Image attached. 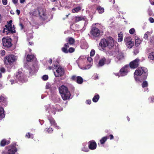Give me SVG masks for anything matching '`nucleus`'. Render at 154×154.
<instances>
[{
  "label": "nucleus",
  "instance_id": "1",
  "mask_svg": "<svg viewBox=\"0 0 154 154\" xmlns=\"http://www.w3.org/2000/svg\"><path fill=\"white\" fill-rule=\"evenodd\" d=\"M117 43L115 42L113 38L109 36L106 38V47H108L110 50L108 52L109 54L111 56L115 57V62L118 63H120L123 59L124 55L121 51L119 49Z\"/></svg>",
  "mask_w": 154,
  "mask_h": 154
},
{
  "label": "nucleus",
  "instance_id": "2",
  "mask_svg": "<svg viewBox=\"0 0 154 154\" xmlns=\"http://www.w3.org/2000/svg\"><path fill=\"white\" fill-rule=\"evenodd\" d=\"M134 78L137 82H141L146 79L147 76V69L144 67L139 68L134 73Z\"/></svg>",
  "mask_w": 154,
  "mask_h": 154
},
{
  "label": "nucleus",
  "instance_id": "3",
  "mask_svg": "<svg viewBox=\"0 0 154 154\" xmlns=\"http://www.w3.org/2000/svg\"><path fill=\"white\" fill-rule=\"evenodd\" d=\"M56 69V72H54V75L56 77H59L63 76L65 73L64 70L60 66L58 65H53L52 66H49L48 69L50 70Z\"/></svg>",
  "mask_w": 154,
  "mask_h": 154
},
{
  "label": "nucleus",
  "instance_id": "4",
  "mask_svg": "<svg viewBox=\"0 0 154 154\" xmlns=\"http://www.w3.org/2000/svg\"><path fill=\"white\" fill-rule=\"evenodd\" d=\"M8 23V25H5L3 32L5 33L6 35L13 34L15 32L14 30V25L12 26V20H10Z\"/></svg>",
  "mask_w": 154,
  "mask_h": 154
},
{
  "label": "nucleus",
  "instance_id": "5",
  "mask_svg": "<svg viewBox=\"0 0 154 154\" xmlns=\"http://www.w3.org/2000/svg\"><path fill=\"white\" fill-rule=\"evenodd\" d=\"M60 108V106L57 104H55L54 106L50 105H47L46 106V110L48 111V112L50 113V112L53 113L54 115L55 114L57 110L58 111H62L63 110L62 108Z\"/></svg>",
  "mask_w": 154,
  "mask_h": 154
},
{
  "label": "nucleus",
  "instance_id": "6",
  "mask_svg": "<svg viewBox=\"0 0 154 154\" xmlns=\"http://www.w3.org/2000/svg\"><path fill=\"white\" fill-rule=\"evenodd\" d=\"M85 57L84 56H80L78 60V65L79 68L82 70H87L91 68V64H88L87 65L84 66V60H85Z\"/></svg>",
  "mask_w": 154,
  "mask_h": 154
},
{
  "label": "nucleus",
  "instance_id": "7",
  "mask_svg": "<svg viewBox=\"0 0 154 154\" xmlns=\"http://www.w3.org/2000/svg\"><path fill=\"white\" fill-rule=\"evenodd\" d=\"M130 71V68L129 65H126L124 67L120 69L119 72L115 73V74L116 76L118 77L123 76L127 75Z\"/></svg>",
  "mask_w": 154,
  "mask_h": 154
},
{
  "label": "nucleus",
  "instance_id": "8",
  "mask_svg": "<svg viewBox=\"0 0 154 154\" xmlns=\"http://www.w3.org/2000/svg\"><path fill=\"white\" fill-rule=\"evenodd\" d=\"M16 144H14L10 146L8 150L5 149L2 152L1 154H13L17 151V149L16 147Z\"/></svg>",
  "mask_w": 154,
  "mask_h": 154
},
{
  "label": "nucleus",
  "instance_id": "9",
  "mask_svg": "<svg viewBox=\"0 0 154 154\" xmlns=\"http://www.w3.org/2000/svg\"><path fill=\"white\" fill-rule=\"evenodd\" d=\"M16 60V57L13 55H11L6 57L4 59L5 63L6 65H11Z\"/></svg>",
  "mask_w": 154,
  "mask_h": 154
},
{
  "label": "nucleus",
  "instance_id": "10",
  "mask_svg": "<svg viewBox=\"0 0 154 154\" xmlns=\"http://www.w3.org/2000/svg\"><path fill=\"white\" fill-rule=\"evenodd\" d=\"M12 40L8 37H4L2 39V42L4 46L8 48L11 47L12 45Z\"/></svg>",
  "mask_w": 154,
  "mask_h": 154
},
{
  "label": "nucleus",
  "instance_id": "11",
  "mask_svg": "<svg viewBox=\"0 0 154 154\" xmlns=\"http://www.w3.org/2000/svg\"><path fill=\"white\" fill-rule=\"evenodd\" d=\"M100 30L95 27H92L90 32V34L94 38L98 37L100 35Z\"/></svg>",
  "mask_w": 154,
  "mask_h": 154
},
{
  "label": "nucleus",
  "instance_id": "12",
  "mask_svg": "<svg viewBox=\"0 0 154 154\" xmlns=\"http://www.w3.org/2000/svg\"><path fill=\"white\" fill-rule=\"evenodd\" d=\"M140 61V60L138 58H136L131 62L130 63L129 66L130 68L134 69L138 67L139 65Z\"/></svg>",
  "mask_w": 154,
  "mask_h": 154
},
{
  "label": "nucleus",
  "instance_id": "13",
  "mask_svg": "<svg viewBox=\"0 0 154 154\" xmlns=\"http://www.w3.org/2000/svg\"><path fill=\"white\" fill-rule=\"evenodd\" d=\"M99 49L102 51H105L106 48V39L105 38L101 39L98 46Z\"/></svg>",
  "mask_w": 154,
  "mask_h": 154
},
{
  "label": "nucleus",
  "instance_id": "14",
  "mask_svg": "<svg viewBox=\"0 0 154 154\" xmlns=\"http://www.w3.org/2000/svg\"><path fill=\"white\" fill-rule=\"evenodd\" d=\"M39 15L42 18L45 19V10L42 8H38Z\"/></svg>",
  "mask_w": 154,
  "mask_h": 154
},
{
  "label": "nucleus",
  "instance_id": "15",
  "mask_svg": "<svg viewBox=\"0 0 154 154\" xmlns=\"http://www.w3.org/2000/svg\"><path fill=\"white\" fill-rule=\"evenodd\" d=\"M88 147L90 149L94 150L96 149L97 144L94 140L90 141L88 143Z\"/></svg>",
  "mask_w": 154,
  "mask_h": 154
},
{
  "label": "nucleus",
  "instance_id": "16",
  "mask_svg": "<svg viewBox=\"0 0 154 154\" xmlns=\"http://www.w3.org/2000/svg\"><path fill=\"white\" fill-rule=\"evenodd\" d=\"M15 79L16 80L22 82L23 80L24 76L21 72L17 73L15 76Z\"/></svg>",
  "mask_w": 154,
  "mask_h": 154
},
{
  "label": "nucleus",
  "instance_id": "17",
  "mask_svg": "<svg viewBox=\"0 0 154 154\" xmlns=\"http://www.w3.org/2000/svg\"><path fill=\"white\" fill-rule=\"evenodd\" d=\"M63 99L65 100L69 98L71 94L69 91L63 93L61 94Z\"/></svg>",
  "mask_w": 154,
  "mask_h": 154
},
{
  "label": "nucleus",
  "instance_id": "18",
  "mask_svg": "<svg viewBox=\"0 0 154 154\" xmlns=\"http://www.w3.org/2000/svg\"><path fill=\"white\" fill-rule=\"evenodd\" d=\"M59 89V92L60 94L63 93H65V92L69 91H68L67 88L64 85H62L60 87Z\"/></svg>",
  "mask_w": 154,
  "mask_h": 154
},
{
  "label": "nucleus",
  "instance_id": "19",
  "mask_svg": "<svg viewBox=\"0 0 154 154\" xmlns=\"http://www.w3.org/2000/svg\"><path fill=\"white\" fill-rule=\"evenodd\" d=\"M48 119L50 122L51 125H53L57 129L59 128V126L56 125V123H55L54 120L51 117H48Z\"/></svg>",
  "mask_w": 154,
  "mask_h": 154
},
{
  "label": "nucleus",
  "instance_id": "20",
  "mask_svg": "<svg viewBox=\"0 0 154 154\" xmlns=\"http://www.w3.org/2000/svg\"><path fill=\"white\" fill-rule=\"evenodd\" d=\"M105 61L106 58L105 57L99 60L98 64L97 65V66L99 67L103 66L105 64Z\"/></svg>",
  "mask_w": 154,
  "mask_h": 154
},
{
  "label": "nucleus",
  "instance_id": "21",
  "mask_svg": "<svg viewBox=\"0 0 154 154\" xmlns=\"http://www.w3.org/2000/svg\"><path fill=\"white\" fill-rule=\"evenodd\" d=\"M85 20V17L83 16H77L75 17V22H78L81 20Z\"/></svg>",
  "mask_w": 154,
  "mask_h": 154
},
{
  "label": "nucleus",
  "instance_id": "22",
  "mask_svg": "<svg viewBox=\"0 0 154 154\" xmlns=\"http://www.w3.org/2000/svg\"><path fill=\"white\" fill-rule=\"evenodd\" d=\"M5 116L4 109L2 107H0V119H2Z\"/></svg>",
  "mask_w": 154,
  "mask_h": 154
},
{
  "label": "nucleus",
  "instance_id": "23",
  "mask_svg": "<svg viewBox=\"0 0 154 154\" xmlns=\"http://www.w3.org/2000/svg\"><path fill=\"white\" fill-rule=\"evenodd\" d=\"M135 43L136 46H138L142 42V40H141L138 37H135Z\"/></svg>",
  "mask_w": 154,
  "mask_h": 154
},
{
  "label": "nucleus",
  "instance_id": "24",
  "mask_svg": "<svg viewBox=\"0 0 154 154\" xmlns=\"http://www.w3.org/2000/svg\"><path fill=\"white\" fill-rule=\"evenodd\" d=\"M69 46L68 43H66L65 44L64 47L62 48V51L65 53H68V51L67 50Z\"/></svg>",
  "mask_w": 154,
  "mask_h": 154
},
{
  "label": "nucleus",
  "instance_id": "25",
  "mask_svg": "<svg viewBox=\"0 0 154 154\" xmlns=\"http://www.w3.org/2000/svg\"><path fill=\"white\" fill-rule=\"evenodd\" d=\"M83 148H82V150L84 152H88L89 151V149L88 148L86 143H84L83 144Z\"/></svg>",
  "mask_w": 154,
  "mask_h": 154
},
{
  "label": "nucleus",
  "instance_id": "26",
  "mask_svg": "<svg viewBox=\"0 0 154 154\" xmlns=\"http://www.w3.org/2000/svg\"><path fill=\"white\" fill-rule=\"evenodd\" d=\"M10 143L9 141H6L5 139L2 140L1 142V145L2 146H4Z\"/></svg>",
  "mask_w": 154,
  "mask_h": 154
},
{
  "label": "nucleus",
  "instance_id": "27",
  "mask_svg": "<svg viewBox=\"0 0 154 154\" xmlns=\"http://www.w3.org/2000/svg\"><path fill=\"white\" fill-rule=\"evenodd\" d=\"M119 38L118 41L119 42H121L123 40V34L122 32H120L119 33L118 35Z\"/></svg>",
  "mask_w": 154,
  "mask_h": 154
},
{
  "label": "nucleus",
  "instance_id": "28",
  "mask_svg": "<svg viewBox=\"0 0 154 154\" xmlns=\"http://www.w3.org/2000/svg\"><path fill=\"white\" fill-rule=\"evenodd\" d=\"M31 14L32 15L35 16H37L38 15H39L38 8L37 9H35L33 11L31 12Z\"/></svg>",
  "mask_w": 154,
  "mask_h": 154
},
{
  "label": "nucleus",
  "instance_id": "29",
  "mask_svg": "<svg viewBox=\"0 0 154 154\" xmlns=\"http://www.w3.org/2000/svg\"><path fill=\"white\" fill-rule=\"evenodd\" d=\"M99 97V95L96 94L93 98L92 100L94 102H97L98 100Z\"/></svg>",
  "mask_w": 154,
  "mask_h": 154
},
{
  "label": "nucleus",
  "instance_id": "30",
  "mask_svg": "<svg viewBox=\"0 0 154 154\" xmlns=\"http://www.w3.org/2000/svg\"><path fill=\"white\" fill-rule=\"evenodd\" d=\"M81 7L80 6H78L77 7L75 8L72 10V11L73 13L77 12L81 10Z\"/></svg>",
  "mask_w": 154,
  "mask_h": 154
},
{
  "label": "nucleus",
  "instance_id": "31",
  "mask_svg": "<svg viewBox=\"0 0 154 154\" xmlns=\"http://www.w3.org/2000/svg\"><path fill=\"white\" fill-rule=\"evenodd\" d=\"M125 44L127 47L128 48H131L134 45V43L131 41L125 43Z\"/></svg>",
  "mask_w": 154,
  "mask_h": 154
},
{
  "label": "nucleus",
  "instance_id": "32",
  "mask_svg": "<svg viewBox=\"0 0 154 154\" xmlns=\"http://www.w3.org/2000/svg\"><path fill=\"white\" fill-rule=\"evenodd\" d=\"M148 58L150 60H154V52H152L149 53Z\"/></svg>",
  "mask_w": 154,
  "mask_h": 154
},
{
  "label": "nucleus",
  "instance_id": "33",
  "mask_svg": "<svg viewBox=\"0 0 154 154\" xmlns=\"http://www.w3.org/2000/svg\"><path fill=\"white\" fill-rule=\"evenodd\" d=\"M34 58V56L32 55H28L27 57V60L28 61H31Z\"/></svg>",
  "mask_w": 154,
  "mask_h": 154
},
{
  "label": "nucleus",
  "instance_id": "34",
  "mask_svg": "<svg viewBox=\"0 0 154 154\" xmlns=\"http://www.w3.org/2000/svg\"><path fill=\"white\" fill-rule=\"evenodd\" d=\"M97 10L100 14H102L104 11V8L100 6L98 7L97 8Z\"/></svg>",
  "mask_w": 154,
  "mask_h": 154
},
{
  "label": "nucleus",
  "instance_id": "35",
  "mask_svg": "<svg viewBox=\"0 0 154 154\" xmlns=\"http://www.w3.org/2000/svg\"><path fill=\"white\" fill-rule=\"evenodd\" d=\"M76 82L79 84H82L83 82V79L80 76H78L76 78Z\"/></svg>",
  "mask_w": 154,
  "mask_h": 154
},
{
  "label": "nucleus",
  "instance_id": "36",
  "mask_svg": "<svg viewBox=\"0 0 154 154\" xmlns=\"http://www.w3.org/2000/svg\"><path fill=\"white\" fill-rule=\"evenodd\" d=\"M75 39L72 37L68 38V42L69 43L70 45H72L74 44L75 42Z\"/></svg>",
  "mask_w": 154,
  "mask_h": 154
},
{
  "label": "nucleus",
  "instance_id": "37",
  "mask_svg": "<svg viewBox=\"0 0 154 154\" xmlns=\"http://www.w3.org/2000/svg\"><path fill=\"white\" fill-rule=\"evenodd\" d=\"M152 33L150 32H147L144 34L143 38L145 39H147L148 36L150 35Z\"/></svg>",
  "mask_w": 154,
  "mask_h": 154
},
{
  "label": "nucleus",
  "instance_id": "38",
  "mask_svg": "<svg viewBox=\"0 0 154 154\" xmlns=\"http://www.w3.org/2000/svg\"><path fill=\"white\" fill-rule=\"evenodd\" d=\"M147 13H148V14L150 16H153L154 15V14L153 13V12H152V10L150 8H148V9L147 10Z\"/></svg>",
  "mask_w": 154,
  "mask_h": 154
},
{
  "label": "nucleus",
  "instance_id": "39",
  "mask_svg": "<svg viewBox=\"0 0 154 154\" xmlns=\"http://www.w3.org/2000/svg\"><path fill=\"white\" fill-rule=\"evenodd\" d=\"M148 83L146 81H144L142 84V86L143 88L147 87L148 86Z\"/></svg>",
  "mask_w": 154,
  "mask_h": 154
},
{
  "label": "nucleus",
  "instance_id": "40",
  "mask_svg": "<svg viewBox=\"0 0 154 154\" xmlns=\"http://www.w3.org/2000/svg\"><path fill=\"white\" fill-rule=\"evenodd\" d=\"M106 141V137H103L100 140V143L101 145L103 144Z\"/></svg>",
  "mask_w": 154,
  "mask_h": 154
},
{
  "label": "nucleus",
  "instance_id": "41",
  "mask_svg": "<svg viewBox=\"0 0 154 154\" xmlns=\"http://www.w3.org/2000/svg\"><path fill=\"white\" fill-rule=\"evenodd\" d=\"M46 132L48 133H51L53 131L52 129L51 128H49L46 129Z\"/></svg>",
  "mask_w": 154,
  "mask_h": 154
},
{
  "label": "nucleus",
  "instance_id": "42",
  "mask_svg": "<svg viewBox=\"0 0 154 154\" xmlns=\"http://www.w3.org/2000/svg\"><path fill=\"white\" fill-rule=\"evenodd\" d=\"M87 60L90 63L89 64H91V67L92 65L93 62L92 59L90 57H88L87 58Z\"/></svg>",
  "mask_w": 154,
  "mask_h": 154
},
{
  "label": "nucleus",
  "instance_id": "43",
  "mask_svg": "<svg viewBox=\"0 0 154 154\" xmlns=\"http://www.w3.org/2000/svg\"><path fill=\"white\" fill-rule=\"evenodd\" d=\"M124 40L125 43L131 41V38L129 37H127L125 38Z\"/></svg>",
  "mask_w": 154,
  "mask_h": 154
},
{
  "label": "nucleus",
  "instance_id": "44",
  "mask_svg": "<svg viewBox=\"0 0 154 154\" xmlns=\"http://www.w3.org/2000/svg\"><path fill=\"white\" fill-rule=\"evenodd\" d=\"M83 42H84V44L82 45H82H81V46H82V48L83 49H84L85 48H86V47H87V43H86V42H85V41H84ZM81 43H82V42H81Z\"/></svg>",
  "mask_w": 154,
  "mask_h": 154
},
{
  "label": "nucleus",
  "instance_id": "45",
  "mask_svg": "<svg viewBox=\"0 0 154 154\" xmlns=\"http://www.w3.org/2000/svg\"><path fill=\"white\" fill-rule=\"evenodd\" d=\"M150 42L151 43V45H154V36L151 38Z\"/></svg>",
  "mask_w": 154,
  "mask_h": 154
},
{
  "label": "nucleus",
  "instance_id": "46",
  "mask_svg": "<svg viewBox=\"0 0 154 154\" xmlns=\"http://www.w3.org/2000/svg\"><path fill=\"white\" fill-rule=\"evenodd\" d=\"M30 136L31 134L29 133H27L26 135V137L28 138H30ZM31 137H32V138H33V135L32 134L31 135Z\"/></svg>",
  "mask_w": 154,
  "mask_h": 154
},
{
  "label": "nucleus",
  "instance_id": "47",
  "mask_svg": "<svg viewBox=\"0 0 154 154\" xmlns=\"http://www.w3.org/2000/svg\"><path fill=\"white\" fill-rule=\"evenodd\" d=\"M48 78V76L47 75H44L42 77V79L44 81L47 80Z\"/></svg>",
  "mask_w": 154,
  "mask_h": 154
},
{
  "label": "nucleus",
  "instance_id": "48",
  "mask_svg": "<svg viewBox=\"0 0 154 154\" xmlns=\"http://www.w3.org/2000/svg\"><path fill=\"white\" fill-rule=\"evenodd\" d=\"M139 49L138 48H136L134 50V53L135 55H136L139 52Z\"/></svg>",
  "mask_w": 154,
  "mask_h": 154
},
{
  "label": "nucleus",
  "instance_id": "49",
  "mask_svg": "<svg viewBox=\"0 0 154 154\" xmlns=\"http://www.w3.org/2000/svg\"><path fill=\"white\" fill-rule=\"evenodd\" d=\"M134 32H135V29H134V28H132L131 29H130L129 31V32L131 34H133L134 33Z\"/></svg>",
  "mask_w": 154,
  "mask_h": 154
},
{
  "label": "nucleus",
  "instance_id": "50",
  "mask_svg": "<svg viewBox=\"0 0 154 154\" xmlns=\"http://www.w3.org/2000/svg\"><path fill=\"white\" fill-rule=\"evenodd\" d=\"M114 138V136L112 134H110L109 136L107 137L106 136V140L108 139H109L110 140L113 139Z\"/></svg>",
  "mask_w": 154,
  "mask_h": 154
},
{
  "label": "nucleus",
  "instance_id": "51",
  "mask_svg": "<svg viewBox=\"0 0 154 154\" xmlns=\"http://www.w3.org/2000/svg\"><path fill=\"white\" fill-rule=\"evenodd\" d=\"M95 53V50L94 49H92L91 50V53H90V55L91 56H93L94 55Z\"/></svg>",
  "mask_w": 154,
  "mask_h": 154
},
{
  "label": "nucleus",
  "instance_id": "52",
  "mask_svg": "<svg viewBox=\"0 0 154 154\" xmlns=\"http://www.w3.org/2000/svg\"><path fill=\"white\" fill-rule=\"evenodd\" d=\"M74 49L73 48H70L68 51V52H69L70 53H72L74 51Z\"/></svg>",
  "mask_w": 154,
  "mask_h": 154
},
{
  "label": "nucleus",
  "instance_id": "53",
  "mask_svg": "<svg viewBox=\"0 0 154 154\" xmlns=\"http://www.w3.org/2000/svg\"><path fill=\"white\" fill-rule=\"evenodd\" d=\"M149 20L151 23H154V19L152 17H149Z\"/></svg>",
  "mask_w": 154,
  "mask_h": 154
},
{
  "label": "nucleus",
  "instance_id": "54",
  "mask_svg": "<svg viewBox=\"0 0 154 154\" xmlns=\"http://www.w3.org/2000/svg\"><path fill=\"white\" fill-rule=\"evenodd\" d=\"M28 70L29 72V73L31 75H32L33 74V71L32 69L31 68H30L29 69H28Z\"/></svg>",
  "mask_w": 154,
  "mask_h": 154
},
{
  "label": "nucleus",
  "instance_id": "55",
  "mask_svg": "<svg viewBox=\"0 0 154 154\" xmlns=\"http://www.w3.org/2000/svg\"><path fill=\"white\" fill-rule=\"evenodd\" d=\"M2 3L3 5H6L7 4V0H2Z\"/></svg>",
  "mask_w": 154,
  "mask_h": 154
},
{
  "label": "nucleus",
  "instance_id": "56",
  "mask_svg": "<svg viewBox=\"0 0 154 154\" xmlns=\"http://www.w3.org/2000/svg\"><path fill=\"white\" fill-rule=\"evenodd\" d=\"M94 79H98V76L97 74H94L93 76Z\"/></svg>",
  "mask_w": 154,
  "mask_h": 154
},
{
  "label": "nucleus",
  "instance_id": "57",
  "mask_svg": "<svg viewBox=\"0 0 154 154\" xmlns=\"http://www.w3.org/2000/svg\"><path fill=\"white\" fill-rule=\"evenodd\" d=\"M17 82V80H16L15 79V81H14V80H11V82L12 85L14 83H16Z\"/></svg>",
  "mask_w": 154,
  "mask_h": 154
},
{
  "label": "nucleus",
  "instance_id": "58",
  "mask_svg": "<svg viewBox=\"0 0 154 154\" xmlns=\"http://www.w3.org/2000/svg\"><path fill=\"white\" fill-rule=\"evenodd\" d=\"M1 54L3 56L5 54V51L4 50H2L1 51Z\"/></svg>",
  "mask_w": 154,
  "mask_h": 154
},
{
  "label": "nucleus",
  "instance_id": "59",
  "mask_svg": "<svg viewBox=\"0 0 154 154\" xmlns=\"http://www.w3.org/2000/svg\"><path fill=\"white\" fill-rule=\"evenodd\" d=\"M153 98H152L151 97H149V100L150 102L153 103Z\"/></svg>",
  "mask_w": 154,
  "mask_h": 154
},
{
  "label": "nucleus",
  "instance_id": "60",
  "mask_svg": "<svg viewBox=\"0 0 154 154\" xmlns=\"http://www.w3.org/2000/svg\"><path fill=\"white\" fill-rule=\"evenodd\" d=\"M100 57L99 55H97L95 58V60H97L100 58Z\"/></svg>",
  "mask_w": 154,
  "mask_h": 154
},
{
  "label": "nucleus",
  "instance_id": "61",
  "mask_svg": "<svg viewBox=\"0 0 154 154\" xmlns=\"http://www.w3.org/2000/svg\"><path fill=\"white\" fill-rule=\"evenodd\" d=\"M151 48H147L146 49V51L147 53L149 52L152 51Z\"/></svg>",
  "mask_w": 154,
  "mask_h": 154
},
{
  "label": "nucleus",
  "instance_id": "62",
  "mask_svg": "<svg viewBox=\"0 0 154 154\" xmlns=\"http://www.w3.org/2000/svg\"><path fill=\"white\" fill-rule=\"evenodd\" d=\"M4 99V98L2 95H0V102L3 101Z\"/></svg>",
  "mask_w": 154,
  "mask_h": 154
},
{
  "label": "nucleus",
  "instance_id": "63",
  "mask_svg": "<svg viewBox=\"0 0 154 154\" xmlns=\"http://www.w3.org/2000/svg\"><path fill=\"white\" fill-rule=\"evenodd\" d=\"M12 1L13 3L14 4H17L18 2V0H12Z\"/></svg>",
  "mask_w": 154,
  "mask_h": 154
},
{
  "label": "nucleus",
  "instance_id": "64",
  "mask_svg": "<svg viewBox=\"0 0 154 154\" xmlns=\"http://www.w3.org/2000/svg\"><path fill=\"white\" fill-rule=\"evenodd\" d=\"M0 71L2 72H5V69L3 67H2L0 69Z\"/></svg>",
  "mask_w": 154,
  "mask_h": 154
}]
</instances>
